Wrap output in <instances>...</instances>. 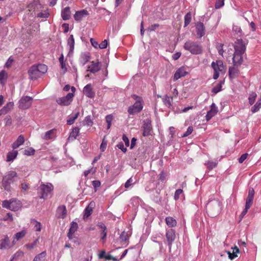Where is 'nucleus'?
<instances>
[{
  "label": "nucleus",
  "mask_w": 261,
  "mask_h": 261,
  "mask_svg": "<svg viewBox=\"0 0 261 261\" xmlns=\"http://www.w3.org/2000/svg\"><path fill=\"white\" fill-rule=\"evenodd\" d=\"M17 176L18 174L15 171L11 170L6 173L2 181V185L5 190L8 192L12 191L13 188L11 185L16 181Z\"/></svg>",
  "instance_id": "obj_1"
},
{
  "label": "nucleus",
  "mask_w": 261,
  "mask_h": 261,
  "mask_svg": "<svg viewBox=\"0 0 261 261\" xmlns=\"http://www.w3.org/2000/svg\"><path fill=\"white\" fill-rule=\"evenodd\" d=\"M206 213L211 217H215L221 212V202L217 199L209 200L205 206Z\"/></svg>",
  "instance_id": "obj_2"
},
{
  "label": "nucleus",
  "mask_w": 261,
  "mask_h": 261,
  "mask_svg": "<svg viewBox=\"0 0 261 261\" xmlns=\"http://www.w3.org/2000/svg\"><path fill=\"white\" fill-rule=\"evenodd\" d=\"M47 71V66L43 64L33 65L29 69L28 74L32 80H37Z\"/></svg>",
  "instance_id": "obj_3"
},
{
  "label": "nucleus",
  "mask_w": 261,
  "mask_h": 261,
  "mask_svg": "<svg viewBox=\"0 0 261 261\" xmlns=\"http://www.w3.org/2000/svg\"><path fill=\"white\" fill-rule=\"evenodd\" d=\"M184 48L193 55L200 54L202 52V46L197 42L191 40H188L185 43Z\"/></svg>",
  "instance_id": "obj_4"
},
{
  "label": "nucleus",
  "mask_w": 261,
  "mask_h": 261,
  "mask_svg": "<svg viewBox=\"0 0 261 261\" xmlns=\"http://www.w3.org/2000/svg\"><path fill=\"white\" fill-rule=\"evenodd\" d=\"M254 190L252 188H249L248 190V196L246 199L245 207L240 215L242 218L247 214L248 210L251 207L254 196Z\"/></svg>",
  "instance_id": "obj_5"
},
{
  "label": "nucleus",
  "mask_w": 261,
  "mask_h": 261,
  "mask_svg": "<svg viewBox=\"0 0 261 261\" xmlns=\"http://www.w3.org/2000/svg\"><path fill=\"white\" fill-rule=\"evenodd\" d=\"M41 195L40 198L45 199L46 198L49 194H50L54 189L53 185L50 183H48L47 185L41 184L38 188Z\"/></svg>",
  "instance_id": "obj_6"
},
{
  "label": "nucleus",
  "mask_w": 261,
  "mask_h": 261,
  "mask_svg": "<svg viewBox=\"0 0 261 261\" xmlns=\"http://www.w3.org/2000/svg\"><path fill=\"white\" fill-rule=\"evenodd\" d=\"M33 98L29 96H22L18 101V107L22 110L29 109L32 104Z\"/></svg>",
  "instance_id": "obj_7"
},
{
  "label": "nucleus",
  "mask_w": 261,
  "mask_h": 261,
  "mask_svg": "<svg viewBox=\"0 0 261 261\" xmlns=\"http://www.w3.org/2000/svg\"><path fill=\"white\" fill-rule=\"evenodd\" d=\"M246 44L242 39H237L233 44L234 52L245 54Z\"/></svg>",
  "instance_id": "obj_8"
},
{
  "label": "nucleus",
  "mask_w": 261,
  "mask_h": 261,
  "mask_svg": "<svg viewBox=\"0 0 261 261\" xmlns=\"http://www.w3.org/2000/svg\"><path fill=\"white\" fill-rule=\"evenodd\" d=\"M143 108V103H141L139 100H137L133 105L128 107L127 112L129 115H133L140 113Z\"/></svg>",
  "instance_id": "obj_9"
},
{
  "label": "nucleus",
  "mask_w": 261,
  "mask_h": 261,
  "mask_svg": "<svg viewBox=\"0 0 261 261\" xmlns=\"http://www.w3.org/2000/svg\"><path fill=\"white\" fill-rule=\"evenodd\" d=\"M143 136L147 137L151 135L152 130L151 121L150 119L147 118L143 121Z\"/></svg>",
  "instance_id": "obj_10"
},
{
  "label": "nucleus",
  "mask_w": 261,
  "mask_h": 261,
  "mask_svg": "<svg viewBox=\"0 0 261 261\" xmlns=\"http://www.w3.org/2000/svg\"><path fill=\"white\" fill-rule=\"evenodd\" d=\"M74 94L68 93L66 96L60 97L57 99V102L61 106H67L69 105L73 100Z\"/></svg>",
  "instance_id": "obj_11"
},
{
  "label": "nucleus",
  "mask_w": 261,
  "mask_h": 261,
  "mask_svg": "<svg viewBox=\"0 0 261 261\" xmlns=\"http://www.w3.org/2000/svg\"><path fill=\"white\" fill-rule=\"evenodd\" d=\"M167 244L169 247V251L171 250L173 242L175 239V231L173 229L167 230L166 233Z\"/></svg>",
  "instance_id": "obj_12"
},
{
  "label": "nucleus",
  "mask_w": 261,
  "mask_h": 261,
  "mask_svg": "<svg viewBox=\"0 0 261 261\" xmlns=\"http://www.w3.org/2000/svg\"><path fill=\"white\" fill-rule=\"evenodd\" d=\"M244 54L234 52L232 58L233 64L234 66H240L243 62V55Z\"/></svg>",
  "instance_id": "obj_13"
},
{
  "label": "nucleus",
  "mask_w": 261,
  "mask_h": 261,
  "mask_svg": "<svg viewBox=\"0 0 261 261\" xmlns=\"http://www.w3.org/2000/svg\"><path fill=\"white\" fill-rule=\"evenodd\" d=\"M83 92L86 96L90 98L94 97L95 95V92L93 91L91 84L86 85L83 88Z\"/></svg>",
  "instance_id": "obj_14"
},
{
  "label": "nucleus",
  "mask_w": 261,
  "mask_h": 261,
  "mask_svg": "<svg viewBox=\"0 0 261 261\" xmlns=\"http://www.w3.org/2000/svg\"><path fill=\"white\" fill-rule=\"evenodd\" d=\"M188 74V72L186 71L185 68L184 67H181L175 71L173 80L174 81H176L180 78L185 76Z\"/></svg>",
  "instance_id": "obj_15"
},
{
  "label": "nucleus",
  "mask_w": 261,
  "mask_h": 261,
  "mask_svg": "<svg viewBox=\"0 0 261 261\" xmlns=\"http://www.w3.org/2000/svg\"><path fill=\"white\" fill-rule=\"evenodd\" d=\"M97 226L99 229H100V234L101 236L100 240H102L103 241V242H105L106 240V238H107V226L103 223H102L101 222H98L97 224Z\"/></svg>",
  "instance_id": "obj_16"
},
{
  "label": "nucleus",
  "mask_w": 261,
  "mask_h": 261,
  "mask_svg": "<svg viewBox=\"0 0 261 261\" xmlns=\"http://www.w3.org/2000/svg\"><path fill=\"white\" fill-rule=\"evenodd\" d=\"M218 108L214 103H212L211 106V110H209L206 116L205 119L207 121H209L213 117L215 116L218 113Z\"/></svg>",
  "instance_id": "obj_17"
},
{
  "label": "nucleus",
  "mask_w": 261,
  "mask_h": 261,
  "mask_svg": "<svg viewBox=\"0 0 261 261\" xmlns=\"http://www.w3.org/2000/svg\"><path fill=\"white\" fill-rule=\"evenodd\" d=\"M15 244L14 240L13 241V244L10 245L9 238L8 236H5L4 238L1 241L0 249H8L12 247Z\"/></svg>",
  "instance_id": "obj_18"
},
{
  "label": "nucleus",
  "mask_w": 261,
  "mask_h": 261,
  "mask_svg": "<svg viewBox=\"0 0 261 261\" xmlns=\"http://www.w3.org/2000/svg\"><path fill=\"white\" fill-rule=\"evenodd\" d=\"M196 33L199 38H201L205 35V27L202 22H198L196 25Z\"/></svg>",
  "instance_id": "obj_19"
},
{
  "label": "nucleus",
  "mask_w": 261,
  "mask_h": 261,
  "mask_svg": "<svg viewBox=\"0 0 261 261\" xmlns=\"http://www.w3.org/2000/svg\"><path fill=\"white\" fill-rule=\"evenodd\" d=\"M101 66L99 62L96 63L92 61L91 64L89 65L87 71H89L91 73H95L100 70Z\"/></svg>",
  "instance_id": "obj_20"
},
{
  "label": "nucleus",
  "mask_w": 261,
  "mask_h": 261,
  "mask_svg": "<svg viewBox=\"0 0 261 261\" xmlns=\"http://www.w3.org/2000/svg\"><path fill=\"white\" fill-rule=\"evenodd\" d=\"M88 15L89 13L88 11L85 9H83L75 12L74 15V18L77 21H81L84 17Z\"/></svg>",
  "instance_id": "obj_21"
},
{
  "label": "nucleus",
  "mask_w": 261,
  "mask_h": 261,
  "mask_svg": "<svg viewBox=\"0 0 261 261\" xmlns=\"http://www.w3.org/2000/svg\"><path fill=\"white\" fill-rule=\"evenodd\" d=\"M211 66L214 71L221 72L224 69L223 63L221 60H217L216 62H213Z\"/></svg>",
  "instance_id": "obj_22"
},
{
  "label": "nucleus",
  "mask_w": 261,
  "mask_h": 261,
  "mask_svg": "<svg viewBox=\"0 0 261 261\" xmlns=\"http://www.w3.org/2000/svg\"><path fill=\"white\" fill-rule=\"evenodd\" d=\"M239 66H234L233 64V66L230 67L228 70V75L229 78L231 79H235L239 74V70L238 67Z\"/></svg>",
  "instance_id": "obj_23"
},
{
  "label": "nucleus",
  "mask_w": 261,
  "mask_h": 261,
  "mask_svg": "<svg viewBox=\"0 0 261 261\" xmlns=\"http://www.w3.org/2000/svg\"><path fill=\"white\" fill-rule=\"evenodd\" d=\"M77 223L74 221H72L70 223V227L67 233V237L69 240H71L73 238V234L77 230Z\"/></svg>",
  "instance_id": "obj_24"
},
{
  "label": "nucleus",
  "mask_w": 261,
  "mask_h": 261,
  "mask_svg": "<svg viewBox=\"0 0 261 261\" xmlns=\"http://www.w3.org/2000/svg\"><path fill=\"white\" fill-rule=\"evenodd\" d=\"M57 215V218L60 219H64L66 217L67 210L65 205H62L58 207Z\"/></svg>",
  "instance_id": "obj_25"
},
{
  "label": "nucleus",
  "mask_w": 261,
  "mask_h": 261,
  "mask_svg": "<svg viewBox=\"0 0 261 261\" xmlns=\"http://www.w3.org/2000/svg\"><path fill=\"white\" fill-rule=\"evenodd\" d=\"M24 142V138L23 135L18 136L17 140L13 142L12 145V147L13 149L18 148L21 145L23 144Z\"/></svg>",
  "instance_id": "obj_26"
},
{
  "label": "nucleus",
  "mask_w": 261,
  "mask_h": 261,
  "mask_svg": "<svg viewBox=\"0 0 261 261\" xmlns=\"http://www.w3.org/2000/svg\"><path fill=\"white\" fill-rule=\"evenodd\" d=\"M70 10L69 7L65 8L61 12V16L64 20H67L70 18Z\"/></svg>",
  "instance_id": "obj_27"
},
{
  "label": "nucleus",
  "mask_w": 261,
  "mask_h": 261,
  "mask_svg": "<svg viewBox=\"0 0 261 261\" xmlns=\"http://www.w3.org/2000/svg\"><path fill=\"white\" fill-rule=\"evenodd\" d=\"M13 106H14V103L13 102H8L0 110V115L6 114L13 108Z\"/></svg>",
  "instance_id": "obj_28"
},
{
  "label": "nucleus",
  "mask_w": 261,
  "mask_h": 261,
  "mask_svg": "<svg viewBox=\"0 0 261 261\" xmlns=\"http://www.w3.org/2000/svg\"><path fill=\"white\" fill-rule=\"evenodd\" d=\"M90 59V56L89 53L82 54L80 58V63L84 66L89 61Z\"/></svg>",
  "instance_id": "obj_29"
},
{
  "label": "nucleus",
  "mask_w": 261,
  "mask_h": 261,
  "mask_svg": "<svg viewBox=\"0 0 261 261\" xmlns=\"http://www.w3.org/2000/svg\"><path fill=\"white\" fill-rule=\"evenodd\" d=\"M18 154V151L17 150H12V151H9L7 154V162L13 161L14 159H15Z\"/></svg>",
  "instance_id": "obj_30"
},
{
  "label": "nucleus",
  "mask_w": 261,
  "mask_h": 261,
  "mask_svg": "<svg viewBox=\"0 0 261 261\" xmlns=\"http://www.w3.org/2000/svg\"><path fill=\"white\" fill-rule=\"evenodd\" d=\"M67 44L69 46V53H72L74 47V39L73 35H70L68 40Z\"/></svg>",
  "instance_id": "obj_31"
},
{
  "label": "nucleus",
  "mask_w": 261,
  "mask_h": 261,
  "mask_svg": "<svg viewBox=\"0 0 261 261\" xmlns=\"http://www.w3.org/2000/svg\"><path fill=\"white\" fill-rule=\"evenodd\" d=\"M91 204L92 203L91 202L84 210V214L83 216L84 219L88 218L91 215L93 212V207L90 206Z\"/></svg>",
  "instance_id": "obj_32"
},
{
  "label": "nucleus",
  "mask_w": 261,
  "mask_h": 261,
  "mask_svg": "<svg viewBox=\"0 0 261 261\" xmlns=\"http://www.w3.org/2000/svg\"><path fill=\"white\" fill-rule=\"evenodd\" d=\"M80 132V128L75 127L72 129V132L70 133L68 140L72 139L74 140L76 138V137L79 135Z\"/></svg>",
  "instance_id": "obj_33"
},
{
  "label": "nucleus",
  "mask_w": 261,
  "mask_h": 261,
  "mask_svg": "<svg viewBox=\"0 0 261 261\" xmlns=\"http://www.w3.org/2000/svg\"><path fill=\"white\" fill-rule=\"evenodd\" d=\"M11 204L12 207H14L15 210H10L12 211H18L21 207V203L19 200H16L14 198L11 199Z\"/></svg>",
  "instance_id": "obj_34"
},
{
  "label": "nucleus",
  "mask_w": 261,
  "mask_h": 261,
  "mask_svg": "<svg viewBox=\"0 0 261 261\" xmlns=\"http://www.w3.org/2000/svg\"><path fill=\"white\" fill-rule=\"evenodd\" d=\"M46 256V251H43L36 255L33 261H44Z\"/></svg>",
  "instance_id": "obj_35"
},
{
  "label": "nucleus",
  "mask_w": 261,
  "mask_h": 261,
  "mask_svg": "<svg viewBox=\"0 0 261 261\" xmlns=\"http://www.w3.org/2000/svg\"><path fill=\"white\" fill-rule=\"evenodd\" d=\"M165 221L168 226L170 227H174L176 225V221L171 217H166Z\"/></svg>",
  "instance_id": "obj_36"
},
{
  "label": "nucleus",
  "mask_w": 261,
  "mask_h": 261,
  "mask_svg": "<svg viewBox=\"0 0 261 261\" xmlns=\"http://www.w3.org/2000/svg\"><path fill=\"white\" fill-rule=\"evenodd\" d=\"M8 77V73L5 70H2L0 72V83L2 85L5 84V82Z\"/></svg>",
  "instance_id": "obj_37"
},
{
  "label": "nucleus",
  "mask_w": 261,
  "mask_h": 261,
  "mask_svg": "<svg viewBox=\"0 0 261 261\" xmlns=\"http://www.w3.org/2000/svg\"><path fill=\"white\" fill-rule=\"evenodd\" d=\"M224 84L223 81H221L216 86L212 88V92L214 94H217L222 90V85Z\"/></svg>",
  "instance_id": "obj_38"
},
{
  "label": "nucleus",
  "mask_w": 261,
  "mask_h": 261,
  "mask_svg": "<svg viewBox=\"0 0 261 261\" xmlns=\"http://www.w3.org/2000/svg\"><path fill=\"white\" fill-rule=\"evenodd\" d=\"M261 108V97L258 99L256 103L251 108V112L254 113L258 111Z\"/></svg>",
  "instance_id": "obj_39"
},
{
  "label": "nucleus",
  "mask_w": 261,
  "mask_h": 261,
  "mask_svg": "<svg viewBox=\"0 0 261 261\" xmlns=\"http://www.w3.org/2000/svg\"><path fill=\"white\" fill-rule=\"evenodd\" d=\"M192 20V14L190 12L187 13L184 17V27L188 26Z\"/></svg>",
  "instance_id": "obj_40"
},
{
  "label": "nucleus",
  "mask_w": 261,
  "mask_h": 261,
  "mask_svg": "<svg viewBox=\"0 0 261 261\" xmlns=\"http://www.w3.org/2000/svg\"><path fill=\"white\" fill-rule=\"evenodd\" d=\"M11 204V199L10 200H4L2 203V206L9 210H15V208L12 207Z\"/></svg>",
  "instance_id": "obj_41"
},
{
  "label": "nucleus",
  "mask_w": 261,
  "mask_h": 261,
  "mask_svg": "<svg viewBox=\"0 0 261 261\" xmlns=\"http://www.w3.org/2000/svg\"><path fill=\"white\" fill-rule=\"evenodd\" d=\"M55 130V129H50L46 132L44 135L42 137V138L44 140H49L53 138V135Z\"/></svg>",
  "instance_id": "obj_42"
},
{
  "label": "nucleus",
  "mask_w": 261,
  "mask_h": 261,
  "mask_svg": "<svg viewBox=\"0 0 261 261\" xmlns=\"http://www.w3.org/2000/svg\"><path fill=\"white\" fill-rule=\"evenodd\" d=\"M59 61L60 62L61 68L64 70L63 73H65L67 72V68L64 61V56L63 54H61V55L60 56Z\"/></svg>",
  "instance_id": "obj_43"
},
{
  "label": "nucleus",
  "mask_w": 261,
  "mask_h": 261,
  "mask_svg": "<svg viewBox=\"0 0 261 261\" xmlns=\"http://www.w3.org/2000/svg\"><path fill=\"white\" fill-rule=\"evenodd\" d=\"M257 94H256L255 92H252L251 93H250L249 96L248 97V100L249 103L250 105H252L254 103Z\"/></svg>",
  "instance_id": "obj_44"
},
{
  "label": "nucleus",
  "mask_w": 261,
  "mask_h": 261,
  "mask_svg": "<svg viewBox=\"0 0 261 261\" xmlns=\"http://www.w3.org/2000/svg\"><path fill=\"white\" fill-rule=\"evenodd\" d=\"M26 234V231L24 230H22L19 232H17L15 234L14 239L16 241H18L19 240L23 238ZM15 241V240H14Z\"/></svg>",
  "instance_id": "obj_45"
},
{
  "label": "nucleus",
  "mask_w": 261,
  "mask_h": 261,
  "mask_svg": "<svg viewBox=\"0 0 261 261\" xmlns=\"http://www.w3.org/2000/svg\"><path fill=\"white\" fill-rule=\"evenodd\" d=\"M35 150L32 147H30L27 149H25L23 151V154L27 156H31L35 154Z\"/></svg>",
  "instance_id": "obj_46"
},
{
  "label": "nucleus",
  "mask_w": 261,
  "mask_h": 261,
  "mask_svg": "<svg viewBox=\"0 0 261 261\" xmlns=\"http://www.w3.org/2000/svg\"><path fill=\"white\" fill-rule=\"evenodd\" d=\"M170 99L172 100V97H169L167 95H166L165 97L163 98L164 104L168 108H170L171 106Z\"/></svg>",
  "instance_id": "obj_47"
},
{
  "label": "nucleus",
  "mask_w": 261,
  "mask_h": 261,
  "mask_svg": "<svg viewBox=\"0 0 261 261\" xmlns=\"http://www.w3.org/2000/svg\"><path fill=\"white\" fill-rule=\"evenodd\" d=\"M205 165L207 166V168L209 170H211L217 167V163L212 161H208L207 163H205Z\"/></svg>",
  "instance_id": "obj_48"
},
{
  "label": "nucleus",
  "mask_w": 261,
  "mask_h": 261,
  "mask_svg": "<svg viewBox=\"0 0 261 261\" xmlns=\"http://www.w3.org/2000/svg\"><path fill=\"white\" fill-rule=\"evenodd\" d=\"M79 115V113L77 112L73 116L70 117L67 120V124L68 125L72 124L74 122L75 120L78 117Z\"/></svg>",
  "instance_id": "obj_49"
},
{
  "label": "nucleus",
  "mask_w": 261,
  "mask_h": 261,
  "mask_svg": "<svg viewBox=\"0 0 261 261\" xmlns=\"http://www.w3.org/2000/svg\"><path fill=\"white\" fill-rule=\"evenodd\" d=\"M232 30L239 37H241L243 36L242 31L240 27L234 25L233 26Z\"/></svg>",
  "instance_id": "obj_50"
},
{
  "label": "nucleus",
  "mask_w": 261,
  "mask_h": 261,
  "mask_svg": "<svg viewBox=\"0 0 261 261\" xmlns=\"http://www.w3.org/2000/svg\"><path fill=\"white\" fill-rule=\"evenodd\" d=\"M223 44L217 42L216 45V47L218 50V53L220 55L223 56L224 50L223 49Z\"/></svg>",
  "instance_id": "obj_51"
},
{
  "label": "nucleus",
  "mask_w": 261,
  "mask_h": 261,
  "mask_svg": "<svg viewBox=\"0 0 261 261\" xmlns=\"http://www.w3.org/2000/svg\"><path fill=\"white\" fill-rule=\"evenodd\" d=\"M24 254L23 251L21 250L17 251L12 257V260H14L17 259L20 257H22Z\"/></svg>",
  "instance_id": "obj_52"
},
{
  "label": "nucleus",
  "mask_w": 261,
  "mask_h": 261,
  "mask_svg": "<svg viewBox=\"0 0 261 261\" xmlns=\"http://www.w3.org/2000/svg\"><path fill=\"white\" fill-rule=\"evenodd\" d=\"M113 120V116L112 115H107L106 117V121L108 124L107 128L109 129L111 126V122Z\"/></svg>",
  "instance_id": "obj_53"
},
{
  "label": "nucleus",
  "mask_w": 261,
  "mask_h": 261,
  "mask_svg": "<svg viewBox=\"0 0 261 261\" xmlns=\"http://www.w3.org/2000/svg\"><path fill=\"white\" fill-rule=\"evenodd\" d=\"M224 5V0H216L215 3V7L216 9H220Z\"/></svg>",
  "instance_id": "obj_54"
},
{
  "label": "nucleus",
  "mask_w": 261,
  "mask_h": 261,
  "mask_svg": "<svg viewBox=\"0 0 261 261\" xmlns=\"http://www.w3.org/2000/svg\"><path fill=\"white\" fill-rule=\"evenodd\" d=\"M193 131V128L192 126H189L187 131L182 135V137H186L192 134Z\"/></svg>",
  "instance_id": "obj_55"
},
{
  "label": "nucleus",
  "mask_w": 261,
  "mask_h": 261,
  "mask_svg": "<svg viewBox=\"0 0 261 261\" xmlns=\"http://www.w3.org/2000/svg\"><path fill=\"white\" fill-rule=\"evenodd\" d=\"M38 242V239H36L33 243H31V244H27L25 245V246L29 249H33L35 246L36 245L37 242Z\"/></svg>",
  "instance_id": "obj_56"
},
{
  "label": "nucleus",
  "mask_w": 261,
  "mask_h": 261,
  "mask_svg": "<svg viewBox=\"0 0 261 261\" xmlns=\"http://www.w3.org/2000/svg\"><path fill=\"white\" fill-rule=\"evenodd\" d=\"M226 252L228 255L229 258L231 260H232L237 257V254L238 253H235L234 250H233L232 253L229 251H227Z\"/></svg>",
  "instance_id": "obj_57"
},
{
  "label": "nucleus",
  "mask_w": 261,
  "mask_h": 261,
  "mask_svg": "<svg viewBox=\"0 0 261 261\" xmlns=\"http://www.w3.org/2000/svg\"><path fill=\"white\" fill-rule=\"evenodd\" d=\"M34 222H35V230L36 231H41V228H42V225L41 224L35 220H34Z\"/></svg>",
  "instance_id": "obj_58"
},
{
  "label": "nucleus",
  "mask_w": 261,
  "mask_h": 261,
  "mask_svg": "<svg viewBox=\"0 0 261 261\" xmlns=\"http://www.w3.org/2000/svg\"><path fill=\"white\" fill-rule=\"evenodd\" d=\"M107 146V142L105 140V139H103L100 146L101 151L103 152L106 150Z\"/></svg>",
  "instance_id": "obj_59"
},
{
  "label": "nucleus",
  "mask_w": 261,
  "mask_h": 261,
  "mask_svg": "<svg viewBox=\"0 0 261 261\" xmlns=\"http://www.w3.org/2000/svg\"><path fill=\"white\" fill-rule=\"evenodd\" d=\"M49 14L46 12H41L37 14V17L46 18L48 17Z\"/></svg>",
  "instance_id": "obj_60"
},
{
  "label": "nucleus",
  "mask_w": 261,
  "mask_h": 261,
  "mask_svg": "<svg viewBox=\"0 0 261 261\" xmlns=\"http://www.w3.org/2000/svg\"><path fill=\"white\" fill-rule=\"evenodd\" d=\"M85 124L86 125H87L88 126H92V125L93 124V122L91 119L90 116H88L86 117V118L85 119Z\"/></svg>",
  "instance_id": "obj_61"
},
{
  "label": "nucleus",
  "mask_w": 261,
  "mask_h": 261,
  "mask_svg": "<svg viewBox=\"0 0 261 261\" xmlns=\"http://www.w3.org/2000/svg\"><path fill=\"white\" fill-rule=\"evenodd\" d=\"M183 191L182 190L179 189L175 191L174 193V199L175 200H177L179 198V195L182 193Z\"/></svg>",
  "instance_id": "obj_62"
},
{
  "label": "nucleus",
  "mask_w": 261,
  "mask_h": 261,
  "mask_svg": "<svg viewBox=\"0 0 261 261\" xmlns=\"http://www.w3.org/2000/svg\"><path fill=\"white\" fill-rule=\"evenodd\" d=\"M119 238L122 241H126L128 239L127 233L124 231H123L120 235Z\"/></svg>",
  "instance_id": "obj_63"
},
{
  "label": "nucleus",
  "mask_w": 261,
  "mask_h": 261,
  "mask_svg": "<svg viewBox=\"0 0 261 261\" xmlns=\"http://www.w3.org/2000/svg\"><path fill=\"white\" fill-rule=\"evenodd\" d=\"M117 147L121 149L122 151L124 153L126 152L127 151V149L126 147H124L123 143L122 142H120L117 145Z\"/></svg>",
  "instance_id": "obj_64"
}]
</instances>
